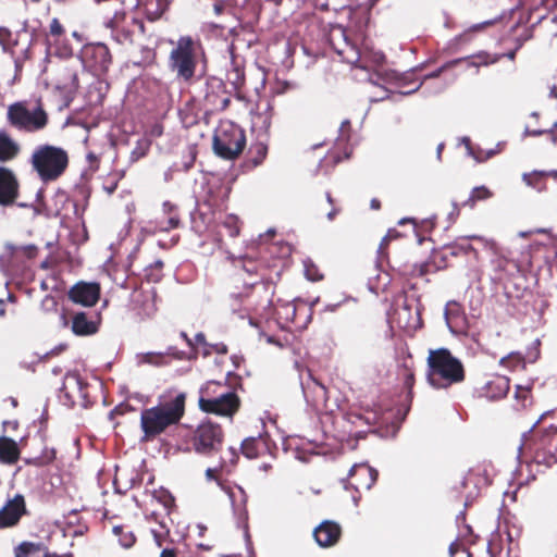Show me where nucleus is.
<instances>
[{
    "label": "nucleus",
    "instance_id": "f257e3e1",
    "mask_svg": "<svg viewBox=\"0 0 557 557\" xmlns=\"http://www.w3.org/2000/svg\"><path fill=\"white\" fill-rule=\"evenodd\" d=\"M187 395L177 389H168L156 406L141 410V442H151L169 428L177 425L185 416Z\"/></svg>",
    "mask_w": 557,
    "mask_h": 557
},
{
    "label": "nucleus",
    "instance_id": "f03ea898",
    "mask_svg": "<svg viewBox=\"0 0 557 557\" xmlns=\"http://www.w3.org/2000/svg\"><path fill=\"white\" fill-rule=\"evenodd\" d=\"M280 263V259H273L270 263L249 257L235 260L234 272L231 276L232 283L235 288L242 284L245 296H248L250 289L259 286L265 290L273 289L275 280H278L281 275ZM232 296L237 298L243 296V293H234Z\"/></svg>",
    "mask_w": 557,
    "mask_h": 557
},
{
    "label": "nucleus",
    "instance_id": "7ed1b4c3",
    "mask_svg": "<svg viewBox=\"0 0 557 557\" xmlns=\"http://www.w3.org/2000/svg\"><path fill=\"white\" fill-rule=\"evenodd\" d=\"M426 380L434 388H447L465 381L462 362L447 348L431 349L428 356Z\"/></svg>",
    "mask_w": 557,
    "mask_h": 557
},
{
    "label": "nucleus",
    "instance_id": "20e7f679",
    "mask_svg": "<svg viewBox=\"0 0 557 557\" xmlns=\"http://www.w3.org/2000/svg\"><path fill=\"white\" fill-rule=\"evenodd\" d=\"M202 55L203 49L199 39L181 36L170 51L168 65L178 81L190 84Z\"/></svg>",
    "mask_w": 557,
    "mask_h": 557
},
{
    "label": "nucleus",
    "instance_id": "39448f33",
    "mask_svg": "<svg viewBox=\"0 0 557 557\" xmlns=\"http://www.w3.org/2000/svg\"><path fill=\"white\" fill-rule=\"evenodd\" d=\"M198 406L206 413L232 417L238 411L240 399L230 386L209 381L199 391Z\"/></svg>",
    "mask_w": 557,
    "mask_h": 557
},
{
    "label": "nucleus",
    "instance_id": "423d86ee",
    "mask_svg": "<svg viewBox=\"0 0 557 557\" xmlns=\"http://www.w3.org/2000/svg\"><path fill=\"white\" fill-rule=\"evenodd\" d=\"M30 163L42 182H53L67 169L69 154L61 147L40 145L34 150Z\"/></svg>",
    "mask_w": 557,
    "mask_h": 557
},
{
    "label": "nucleus",
    "instance_id": "0eeeda50",
    "mask_svg": "<svg viewBox=\"0 0 557 557\" xmlns=\"http://www.w3.org/2000/svg\"><path fill=\"white\" fill-rule=\"evenodd\" d=\"M246 146V135L242 127L231 121L221 122L215 128L212 147L214 153L224 160H236Z\"/></svg>",
    "mask_w": 557,
    "mask_h": 557
},
{
    "label": "nucleus",
    "instance_id": "6e6552de",
    "mask_svg": "<svg viewBox=\"0 0 557 557\" xmlns=\"http://www.w3.org/2000/svg\"><path fill=\"white\" fill-rule=\"evenodd\" d=\"M7 121L13 128L35 133L44 129L49 123V115L39 101L34 110H28L26 103L17 101L8 107Z\"/></svg>",
    "mask_w": 557,
    "mask_h": 557
},
{
    "label": "nucleus",
    "instance_id": "1a4fd4ad",
    "mask_svg": "<svg viewBox=\"0 0 557 557\" xmlns=\"http://www.w3.org/2000/svg\"><path fill=\"white\" fill-rule=\"evenodd\" d=\"M224 442L223 428L210 420L202 421L193 432L191 444L199 455L211 456L221 450Z\"/></svg>",
    "mask_w": 557,
    "mask_h": 557
},
{
    "label": "nucleus",
    "instance_id": "9d476101",
    "mask_svg": "<svg viewBox=\"0 0 557 557\" xmlns=\"http://www.w3.org/2000/svg\"><path fill=\"white\" fill-rule=\"evenodd\" d=\"M199 101L206 114H214L230 106L231 94L221 78L209 76L206 78Z\"/></svg>",
    "mask_w": 557,
    "mask_h": 557
},
{
    "label": "nucleus",
    "instance_id": "9b49d317",
    "mask_svg": "<svg viewBox=\"0 0 557 557\" xmlns=\"http://www.w3.org/2000/svg\"><path fill=\"white\" fill-rule=\"evenodd\" d=\"M82 60L97 76L107 74L113 61L110 49L102 42L85 45L82 49Z\"/></svg>",
    "mask_w": 557,
    "mask_h": 557
},
{
    "label": "nucleus",
    "instance_id": "f8f14e48",
    "mask_svg": "<svg viewBox=\"0 0 557 557\" xmlns=\"http://www.w3.org/2000/svg\"><path fill=\"white\" fill-rule=\"evenodd\" d=\"M541 356V341L535 338L525 352L512 351L499 360V364L509 371L524 370L527 363H534Z\"/></svg>",
    "mask_w": 557,
    "mask_h": 557
},
{
    "label": "nucleus",
    "instance_id": "ddd939ff",
    "mask_svg": "<svg viewBox=\"0 0 557 557\" xmlns=\"http://www.w3.org/2000/svg\"><path fill=\"white\" fill-rule=\"evenodd\" d=\"M101 287L97 282H78L67 292V298L73 304L83 307H94L100 299Z\"/></svg>",
    "mask_w": 557,
    "mask_h": 557
},
{
    "label": "nucleus",
    "instance_id": "4468645a",
    "mask_svg": "<svg viewBox=\"0 0 557 557\" xmlns=\"http://www.w3.org/2000/svg\"><path fill=\"white\" fill-rule=\"evenodd\" d=\"M129 308L140 320L153 317L157 311L154 292L143 288L134 289L131 294Z\"/></svg>",
    "mask_w": 557,
    "mask_h": 557
},
{
    "label": "nucleus",
    "instance_id": "2eb2a0df",
    "mask_svg": "<svg viewBox=\"0 0 557 557\" xmlns=\"http://www.w3.org/2000/svg\"><path fill=\"white\" fill-rule=\"evenodd\" d=\"M377 472L368 465H355L348 474V484L356 491H368L376 482Z\"/></svg>",
    "mask_w": 557,
    "mask_h": 557
},
{
    "label": "nucleus",
    "instance_id": "dca6fc26",
    "mask_svg": "<svg viewBox=\"0 0 557 557\" xmlns=\"http://www.w3.org/2000/svg\"><path fill=\"white\" fill-rule=\"evenodd\" d=\"M26 515H28V510L25 498L23 495L16 494L2 506V529L18 524L21 518Z\"/></svg>",
    "mask_w": 557,
    "mask_h": 557
},
{
    "label": "nucleus",
    "instance_id": "f3484780",
    "mask_svg": "<svg viewBox=\"0 0 557 557\" xmlns=\"http://www.w3.org/2000/svg\"><path fill=\"white\" fill-rule=\"evenodd\" d=\"M330 45L333 50L348 63H356L359 60V53L356 47L348 41L345 30L336 28L330 34Z\"/></svg>",
    "mask_w": 557,
    "mask_h": 557
},
{
    "label": "nucleus",
    "instance_id": "a211bd4d",
    "mask_svg": "<svg viewBox=\"0 0 557 557\" xmlns=\"http://www.w3.org/2000/svg\"><path fill=\"white\" fill-rule=\"evenodd\" d=\"M342 536L341 525L332 520L322 521L314 530L313 537L321 547H332L336 545Z\"/></svg>",
    "mask_w": 557,
    "mask_h": 557
},
{
    "label": "nucleus",
    "instance_id": "6ab92c4d",
    "mask_svg": "<svg viewBox=\"0 0 557 557\" xmlns=\"http://www.w3.org/2000/svg\"><path fill=\"white\" fill-rule=\"evenodd\" d=\"M71 331L76 336H91L99 330V320L97 315L77 311L71 312Z\"/></svg>",
    "mask_w": 557,
    "mask_h": 557
},
{
    "label": "nucleus",
    "instance_id": "aec40b11",
    "mask_svg": "<svg viewBox=\"0 0 557 557\" xmlns=\"http://www.w3.org/2000/svg\"><path fill=\"white\" fill-rule=\"evenodd\" d=\"M87 384L83 381L78 373H66L63 380V384L60 387L61 393L64 397L76 403L78 399H85L87 395Z\"/></svg>",
    "mask_w": 557,
    "mask_h": 557
},
{
    "label": "nucleus",
    "instance_id": "412c9836",
    "mask_svg": "<svg viewBox=\"0 0 557 557\" xmlns=\"http://www.w3.org/2000/svg\"><path fill=\"white\" fill-rule=\"evenodd\" d=\"M181 216L178 207L166 200L162 203V215L154 221L156 230L159 232H170L181 226Z\"/></svg>",
    "mask_w": 557,
    "mask_h": 557
},
{
    "label": "nucleus",
    "instance_id": "4be33fe9",
    "mask_svg": "<svg viewBox=\"0 0 557 557\" xmlns=\"http://www.w3.org/2000/svg\"><path fill=\"white\" fill-rule=\"evenodd\" d=\"M497 60H498V57H492L488 54V52L481 51V52L472 54L470 57L460 58V59L449 61V62L445 63L444 65H442L438 70H436L435 72L430 74L428 77H438L443 71H445L451 66H455L461 62H466L468 64V66L480 67V66H487V65L494 64V63H496Z\"/></svg>",
    "mask_w": 557,
    "mask_h": 557
},
{
    "label": "nucleus",
    "instance_id": "5701e85b",
    "mask_svg": "<svg viewBox=\"0 0 557 557\" xmlns=\"http://www.w3.org/2000/svg\"><path fill=\"white\" fill-rule=\"evenodd\" d=\"M552 412H544L531 428L535 444L542 448H549L557 437V424H549L545 428H539Z\"/></svg>",
    "mask_w": 557,
    "mask_h": 557
},
{
    "label": "nucleus",
    "instance_id": "b1692460",
    "mask_svg": "<svg viewBox=\"0 0 557 557\" xmlns=\"http://www.w3.org/2000/svg\"><path fill=\"white\" fill-rule=\"evenodd\" d=\"M510 388V380L506 375L494 374L481 388L482 396L496 400L505 397Z\"/></svg>",
    "mask_w": 557,
    "mask_h": 557
},
{
    "label": "nucleus",
    "instance_id": "393cba45",
    "mask_svg": "<svg viewBox=\"0 0 557 557\" xmlns=\"http://www.w3.org/2000/svg\"><path fill=\"white\" fill-rule=\"evenodd\" d=\"M304 395L308 403L315 407H322L327 401V389L317 379L310 376L309 380L302 384Z\"/></svg>",
    "mask_w": 557,
    "mask_h": 557
},
{
    "label": "nucleus",
    "instance_id": "a878e982",
    "mask_svg": "<svg viewBox=\"0 0 557 557\" xmlns=\"http://www.w3.org/2000/svg\"><path fill=\"white\" fill-rule=\"evenodd\" d=\"M268 156V146L261 141L252 143L244 158L242 169L249 172L261 165Z\"/></svg>",
    "mask_w": 557,
    "mask_h": 557
},
{
    "label": "nucleus",
    "instance_id": "bb28decb",
    "mask_svg": "<svg viewBox=\"0 0 557 557\" xmlns=\"http://www.w3.org/2000/svg\"><path fill=\"white\" fill-rule=\"evenodd\" d=\"M20 184L14 173L2 166V207L13 205L18 196Z\"/></svg>",
    "mask_w": 557,
    "mask_h": 557
},
{
    "label": "nucleus",
    "instance_id": "cd10ccee",
    "mask_svg": "<svg viewBox=\"0 0 557 557\" xmlns=\"http://www.w3.org/2000/svg\"><path fill=\"white\" fill-rule=\"evenodd\" d=\"M5 252L9 255L11 263L20 265L26 260L34 259L38 253V248L35 245L16 246L7 244Z\"/></svg>",
    "mask_w": 557,
    "mask_h": 557
},
{
    "label": "nucleus",
    "instance_id": "c85d7f7f",
    "mask_svg": "<svg viewBox=\"0 0 557 557\" xmlns=\"http://www.w3.org/2000/svg\"><path fill=\"white\" fill-rule=\"evenodd\" d=\"M170 358L183 359L184 352L176 347L170 346L165 352H147L143 356V361L156 367H162L170 363Z\"/></svg>",
    "mask_w": 557,
    "mask_h": 557
},
{
    "label": "nucleus",
    "instance_id": "c756f323",
    "mask_svg": "<svg viewBox=\"0 0 557 557\" xmlns=\"http://www.w3.org/2000/svg\"><path fill=\"white\" fill-rule=\"evenodd\" d=\"M240 449L245 457L255 459L268 451L269 446L267 438L262 436L248 437L243 441Z\"/></svg>",
    "mask_w": 557,
    "mask_h": 557
},
{
    "label": "nucleus",
    "instance_id": "7c9ffc66",
    "mask_svg": "<svg viewBox=\"0 0 557 557\" xmlns=\"http://www.w3.org/2000/svg\"><path fill=\"white\" fill-rule=\"evenodd\" d=\"M548 176L557 180V171H533L531 173H524L522 180L528 186L535 188L537 191H542L546 189V178Z\"/></svg>",
    "mask_w": 557,
    "mask_h": 557
},
{
    "label": "nucleus",
    "instance_id": "2f4dec72",
    "mask_svg": "<svg viewBox=\"0 0 557 557\" xmlns=\"http://www.w3.org/2000/svg\"><path fill=\"white\" fill-rule=\"evenodd\" d=\"M77 72L71 67H64L59 75L57 88L65 92L76 91L78 88Z\"/></svg>",
    "mask_w": 557,
    "mask_h": 557
},
{
    "label": "nucleus",
    "instance_id": "473e14b6",
    "mask_svg": "<svg viewBox=\"0 0 557 557\" xmlns=\"http://www.w3.org/2000/svg\"><path fill=\"white\" fill-rule=\"evenodd\" d=\"M21 449L15 440L2 435V463L13 465L17 462Z\"/></svg>",
    "mask_w": 557,
    "mask_h": 557
},
{
    "label": "nucleus",
    "instance_id": "72a5a7b5",
    "mask_svg": "<svg viewBox=\"0 0 557 557\" xmlns=\"http://www.w3.org/2000/svg\"><path fill=\"white\" fill-rule=\"evenodd\" d=\"M533 382H528L527 384H518L515 386V400L519 408L525 409L531 407L533 404Z\"/></svg>",
    "mask_w": 557,
    "mask_h": 557
},
{
    "label": "nucleus",
    "instance_id": "f704fd0d",
    "mask_svg": "<svg viewBox=\"0 0 557 557\" xmlns=\"http://www.w3.org/2000/svg\"><path fill=\"white\" fill-rule=\"evenodd\" d=\"M400 368L404 371V385L408 389V394H411L414 385V361L410 352L403 358Z\"/></svg>",
    "mask_w": 557,
    "mask_h": 557
},
{
    "label": "nucleus",
    "instance_id": "c9c22d12",
    "mask_svg": "<svg viewBox=\"0 0 557 557\" xmlns=\"http://www.w3.org/2000/svg\"><path fill=\"white\" fill-rule=\"evenodd\" d=\"M42 550V544L39 543H32V542H23L20 544L15 549V556L16 557H25L27 553L36 554L40 553ZM42 557H73L72 554H51V553H45Z\"/></svg>",
    "mask_w": 557,
    "mask_h": 557
},
{
    "label": "nucleus",
    "instance_id": "e433bc0d",
    "mask_svg": "<svg viewBox=\"0 0 557 557\" xmlns=\"http://www.w3.org/2000/svg\"><path fill=\"white\" fill-rule=\"evenodd\" d=\"M20 151V145L2 132V162L16 158Z\"/></svg>",
    "mask_w": 557,
    "mask_h": 557
},
{
    "label": "nucleus",
    "instance_id": "4c0bfd02",
    "mask_svg": "<svg viewBox=\"0 0 557 557\" xmlns=\"http://www.w3.org/2000/svg\"><path fill=\"white\" fill-rule=\"evenodd\" d=\"M227 79L236 90H242L245 85V71L244 67L233 59V66L227 72Z\"/></svg>",
    "mask_w": 557,
    "mask_h": 557
},
{
    "label": "nucleus",
    "instance_id": "58836bf2",
    "mask_svg": "<svg viewBox=\"0 0 557 557\" xmlns=\"http://www.w3.org/2000/svg\"><path fill=\"white\" fill-rule=\"evenodd\" d=\"M493 196V193L485 186L474 187L470 196L461 203V207L473 208L478 201L486 200Z\"/></svg>",
    "mask_w": 557,
    "mask_h": 557
},
{
    "label": "nucleus",
    "instance_id": "ea45409f",
    "mask_svg": "<svg viewBox=\"0 0 557 557\" xmlns=\"http://www.w3.org/2000/svg\"><path fill=\"white\" fill-rule=\"evenodd\" d=\"M151 141L148 138H140L136 141L134 149L129 154V161L132 163L137 162L141 158L146 157L150 150Z\"/></svg>",
    "mask_w": 557,
    "mask_h": 557
},
{
    "label": "nucleus",
    "instance_id": "a19ab883",
    "mask_svg": "<svg viewBox=\"0 0 557 557\" xmlns=\"http://www.w3.org/2000/svg\"><path fill=\"white\" fill-rule=\"evenodd\" d=\"M428 263L418 264H404L397 269L399 275L404 277L423 276L428 273Z\"/></svg>",
    "mask_w": 557,
    "mask_h": 557
},
{
    "label": "nucleus",
    "instance_id": "79ce46f5",
    "mask_svg": "<svg viewBox=\"0 0 557 557\" xmlns=\"http://www.w3.org/2000/svg\"><path fill=\"white\" fill-rule=\"evenodd\" d=\"M153 498L163 506L165 515H170L172 508L175 506V499L172 494L166 490L153 492Z\"/></svg>",
    "mask_w": 557,
    "mask_h": 557
},
{
    "label": "nucleus",
    "instance_id": "37998d69",
    "mask_svg": "<svg viewBox=\"0 0 557 557\" xmlns=\"http://www.w3.org/2000/svg\"><path fill=\"white\" fill-rule=\"evenodd\" d=\"M490 25H492V22H490V21L474 24L471 27H469L467 30H465L463 33L458 35L455 40L458 45L468 44L472 40L473 34L481 32L482 29H484L485 27H487Z\"/></svg>",
    "mask_w": 557,
    "mask_h": 557
},
{
    "label": "nucleus",
    "instance_id": "c03bdc74",
    "mask_svg": "<svg viewBox=\"0 0 557 557\" xmlns=\"http://www.w3.org/2000/svg\"><path fill=\"white\" fill-rule=\"evenodd\" d=\"M126 529L124 525H115L113 527V533L119 536V542L123 547L129 548L134 545L136 537L133 532Z\"/></svg>",
    "mask_w": 557,
    "mask_h": 557
},
{
    "label": "nucleus",
    "instance_id": "a18cd8bd",
    "mask_svg": "<svg viewBox=\"0 0 557 557\" xmlns=\"http://www.w3.org/2000/svg\"><path fill=\"white\" fill-rule=\"evenodd\" d=\"M304 268L305 275L309 281L319 282L324 276L319 267L314 264L310 259L304 261Z\"/></svg>",
    "mask_w": 557,
    "mask_h": 557
},
{
    "label": "nucleus",
    "instance_id": "49530a36",
    "mask_svg": "<svg viewBox=\"0 0 557 557\" xmlns=\"http://www.w3.org/2000/svg\"><path fill=\"white\" fill-rule=\"evenodd\" d=\"M223 226L228 231V235L231 237H236L239 235L240 225L239 220L234 215H228L223 221Z\"/></svg>",
    "mask_w": 557,
    "mask_h": 557
},
{
    "label": "nucleus",
    "instance_id": "de8ad7c7",
    "mask_svg": "<svg viewBox=\"0 0 557 557\" xmlns=\"http://www.w3.org/2000/svg\"><path fill=\"white\" fill-rule=\"evenodd\" d=\"M400 236L399 232L395 228H389L386 233V235L382 238L380 246H379V253L381 256L385 255V250L388 247V244L391 240L396 239Z\"/></svg>",
    "mask_w": 557,
    "mask_h": 557
},
{
    "label": "nucleus",
    "instance_id": "09e8293b",
    "mask_svg": "<svg viewBox=\"0 0 557 557\" xmlns=\"http://www.w3.org/2000/svg\"><path fill=\"white\" fill-rule=\"evenodd\" d=\"M65 35V28L59 21V18L53 17L49 25V36L53 37L58 40L60 37Z\"/></svg>",
    "mask_w": 557,
    "mask_h": 557
},
{
    "label": "nucleus",
    "instance_id": "8fccbe9b",
    "mask_svg": "<svg viewBox=\"0 0 557 557\" xmlns=\"http://www.w3.org/2000/svg\"><path fill=\"white\" fill-rule=\"evenodd\" d=\"M228 351L227 346L224 343H216V344H208L207 348L202 350V356L208 357L212 352H216L219 355H226Z\"/></svg>",
    "mask_w": 557,
    "mask_h": 557
},
{
    "label": "nucleus",
    "instance_id": "3c124183",
    "mask_svg": "<svg viewBox=\"0 0 557 557\" xmlns=\"http://www.w3.org/2000/svg\"><path fill=\"white\" fill-rule=\"evenodd\" d=\"M458 553H462L466 554L467 557H471L467 547L460 541L456 540L449 545V555L450 557H455Z\"/></svg>",
    "mask_w": 557,
    "mask_h": 557
},
{
    "label": "nucleus",
    "instance_id": "603ef678",
    "mask_svg": "<svg viewBox=\"0 0 557 557\" xmlns=\"http://www.w3.org/2000/svg\"><path fill=\"white\" fill-rule=\"evenodd\" d=\"M555 128H557V123L554 124V127L552 129H548V128H531V127L527 126L524 128L523 135H524V137H529V136L537 137V136H541V135H544V134H547V133H554Z\"/></svg>",
    "mask_w": 557,
    "mask_h": 557
},
{
    "label": "nucleus",
    "instance_id": "864d4df0",
    "mask_svg": "<svg viewBox=\"0 0 557 557\" xmlns=\"http://www.w3.org/2000/svg\"><path fill=\"white\" fill-rule=\"evenodd\" d=\"M469 239H481L479 236H471L468 238H461L460 243L457 245L463 252L468 253L469 251H474L475 249L470 245Z\"/></svg>",
    "mask_w": 557,
    "mask_h": 557
},
{
    "label": "nucleus",
    "instance_id": "5fc2aeb1",
    "mask_svg": "<svg viewBox=\"0 0 557 557\" xmlns=\"http://www.w3.org/2000/svg\"><path fill=\"white\" fill-rule=\"evenodd\" d=\"M40 459H41V461H39L37 465L42 466V465L52 462L55 459V450L54 449L46 450L44 453V456Z\"/></svg>",
    "mask_w": 557,
    "mask_h": 557
},
{
    "label": "nucleus",
    "instance_id": "6e6d98bb",
    "mask_svg": "<svg viewBox=\"0 0 557 557\" xmlns=\"http://www.w3.org/2000/svg\"><path fill=\"white\" fill-rule=\"evenodd\" d=\"M194 341V347L195 346H201L202 350L207 348L208 346V342L206 339V335L203 333H197L195 335V338L193 339Z\"/></svg>",
    "mask_w": 557,
    "mask_h": 557
},
{
    "label": "nucleus",
    "instance_id": "4d7b16f0",
    "mask_svg": "<svg viewBox=\"0 0 557 557\" xmlns=\"http://www.w3.org/2000/svg\"><path fill=\"white\" fill-rule=\"evenodd\" d=\"M283 309L286 311V319L290 318L293 322H296V307L292 304H287Z\"/></svg>",
    "mask_w": 557,
    "mask_h": 557
},
{
    "label": "nucleus",
    "instance_id": "13d9d810",
    "mask_svg": "<svg viewBox=\"0 0 557 557\" xmlns=\"http://www.w3.org/2000/svg\"><path fill=\"white\" fill-rule=\"evenodd\" d=\"M67 347H69L67 344H60L59 346L52 348L49 352H47V356L48 357L58 356V355L62 354L63 351H65L67 349Z\"/></svg>",
    "mask_w": 557,
    "mask_h": 557
},
{
    "label": "nucleus",
    "instance_id": "bf43d9fd",
    "mask_svg": "<svg viewBox=\"0 0 557 557\" xmlns=\"http://www.w3.org/2000/svg\"><path fill=\"white\" fill-rule=\"evenodd\" d=\"M350 417L355 418V419H358V420H364L366 423H368V424H372V423L376 422V417H375L374 413L372 414V417H363L361 413H354V412H351Z\"/></svg>",
    "mask_w": 557,
    "mask_h": 557
},
{
    "label": "nucleus",
    "instance_id": "052dcab7",
    "mask_svg": "<svg viewBox=\"0 0 557 557\" xmlns=\"http://www.w3.org/2000/svg\"><path fill=\"white\" fill-rule=\"evenodd\" d=\"M86 158H87V160H88V162H89L91 168L98 169V166H99V158H98V156L95 152L89 151L87 153Z\"/></svg>",
    "mask_w": 557,
    "mask_h": 557
},
{
    "label": "nucleus",
    "instance_id": "680f3d73",
    "mask_svg": "<svg viewBox=\"0 0 557 557\" xmlns=\"http://www.w3.org/2000/svg\"><path fill=\"white\" fill-rule=\"evenodd\" d=\"M18 426H20V424L16 420L2 422L3 432H8L9 430L16 431L18 429Z\"/></svg>",
    "mask_w": 557,
    "mask_h": 557
},
{
    "label": "nucleus",
    "instance_id": "e2e57ef3",
    "mask_svg": "<svg viewBox=\"0 0 557 557\" xmlns=\"http://www.w3.org/2000/svg\"><path fill=\"white\" fill-rule=\"evenodd\" d=\"M161 528L164 529V532H157V531H152L157 542H158V545L161 546V542H162V539L165 534L169 533V530L166 529L165 524H163L162 522H159Z\"/></svg>",
    "mask_w": 557,
    "mask_h": 557
},
{
    "label": "nucleus",
    "instance_id": "0e129e2a",
    "mask_svg": "<svg viewBox=\"0 0 557 557\" xmlns=\"http://www.w3.org/2000/svg\"><path fill=\"white\" fill-rule=\"evenodd\" d=\"M117 181H112L109 185H103V189L108 195H112L117 188Z\"/></svg>",
    "mask_w": 557,
    "mask_h": 557
},
{
    "label": "nucleus",
    "instance_id": "69168bd1",
    "mask_svg": "<svg viewBox=\"0 0 557 557\" xmlns=\"http://www.w3.org/2000/svg\"><path fill=\"white\" fill-rule=\"evenodd\" d=\"M516 53H517V49L515 50H511L507 53H504V54H492V57H498V60L496 62H498L503 57H506L508 58L509 60L513 61L515 58H516ZM491 55V53H488Z\"/></svg>",
    "mask_w": 557,
    "mask_h": 557
},
{
    "label": "nucleus",
    "instance_id": "338daca9",
    "mask_svg": "<svg viewBox=\"0 0 557 557\" xmlns=\"http://www.w3.org/2000/svg\"><path fill=\"white\" fill-rule=\"evenodd\" d=\"M228 453H230V456H231L230 462L232 465H235L237 462V460H238V454H237L236 449H234L233 447H230L228 448Z\"/></svg>",
    "mask_w": 557,
    "mask_h": 557
},
{
    "label": "nucleus",
    "instance_id": "774afa93",
    "mask_svg": "<svg viewBox=\"0 0 557 557\" xmlns=\"http://www.w3.org/2000/svg\"><path fill=\"white\" fill-rule=\"evenodd\" d=\"M160 557H176V554L174 549L166 548L161 552Z\"/></svg>",
    "mask_w": 557,
    "mask_h": 557
}]
</instances>
